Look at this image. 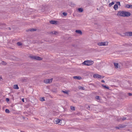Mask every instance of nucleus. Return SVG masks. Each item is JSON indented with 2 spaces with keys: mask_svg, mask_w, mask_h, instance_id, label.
<instances>
[{
  "mask_svg": "<svg viewBox=\"0 0 132 132\" xmlns=\"http://www.w3.org/2000/svg\"><path fill=\"white\" fill-rule=\"evenodd\" d=\"M93 63L94 62L93 61L87 60L85 61L82 63V64L87 66H89L92 65Z\"/></svg>",
  "mask_w": 132,
  "mask_h": 132,
  "instance_id": "obj_1",
  "label": "nucleus"
},
{
  "mask_svg": "<svg viewBox=\"0 0 132 132\" xmlns=\"http://www.w3.org/2000/svg\"><path fill=\"white\" fill-rule=\"evenodd\" d=\"M97 45L100 46H106L108 45V42H104L98 43H97Z\"/></svg>",
  "mask_w": 132,
  "mask_h": 132,
  "instance_id": "obj_2",
  "label": "nucleus"
},
{
  "mask_svg": "<svg viewBox=\"0 0 132 132\" xmlns=\"http://www.w3.org/2000/svg\"><path fill=\"white\" fill-rule=\"evenodd\" d=\"M125 13L124 11H119L117 14V15L118 16L125 17Z\"/></svg>",
  "mask_w": 132,
  "mask_h": 132,
  "instance_id": "obj_3",
  "label": "nucleus"
},
{
  "mask_svg": "<svg viewBox=\"0 0 132 132\" xmlns=\"http://www.w3.org/2000/svg\"><path fill=\"white\" fill-rule=\"evenodd\" d=\"M52 79H46L44 80V82L46 84L50 83L52 82Z\"/></svg>",
  "mask_w": 132,
  "mask_h": 132,
  "instance_id": "obj_4",
  "label": "nucleus"
},
{
  "mask_svg": "<svg viewBox=\"0 0 132 132\" xmlns=\"http://www.w3.org/2000/svg\"><path fill=\"white\" fill-rule=\"evenodd\" d=\"M93 77L94 78H101L102 76L98 74H94L93 75Z\"/></svg>",
  "mask_w": 132,
  "mask_h": 132,
  "instance_id": "obj_5",
  "label": "nucleus"
},
{
  "mask_svg": "<svg viewBox=\"0 0 132 132\" xmlns=\"http://www.w3.org/2000/svg\"><path fill=\"white\" fill-rule=\"evenodd\" d=\"M124 34L126 36H132V32H127L124 33Z\"/></svg>",
  "mask_w": 132,
  "mask_h": 132,
  "instance_id": "obj_6",
  "label": "nucleus"
},
{
  "mask_svg": "<svg viewBox=\"0 0 132 132\" xmlns=\"http://www.w3.org/2000/svg\"><path fill=\"white\" fill-rule=\"evenodd\" d=\"M62 121V120L59 119H57L55 120V121L56 122V123H59V125H61V123H60Z\"/></svg>",
  "mask_w": 132,
  "mask_h": 132,
  "instance_id": "obj_7",
  "label": "nucleus"
},
{
  "mask_svg": "<svg viewBox=\"0 0 132 132\" xmlns=\"http://www.w3.org/2000/svg\"><path fill=\"white\" fill-rule=\"evenodd\" d=\"M125 17L129 16L130 15V13L129 12L125 11Z\"/></svg>",
  "mask_w": 132,
  "mask_h": 132,
  "instance_id": "obj_8",
  "label": "nucleus"
},
{
  "mask_svg": "<svg viewBox=\"0 0 132 132\" xmlns=\"http://www.w3.org/2000/svg\"><path fill=\"white\" fill-rule=\"evenodd\" d=\"M73 78L74 79L78 80H80L82 79V78L80 76H74Z\"/></svg>",
  "mask_w": 132,
  "mask_h": 132,
  "instance_id": "obj_9",
  "label": "nucleus"
},
{
  "mask_svg": "<svg viewBox=\"0 0 132 132\" xmlns=\"http://www.w3.org/2000/svg\"><path fill=\"white\" fill-rule=\"evenodd\" d=\"M126 117H123V118H118L117 119V120L118 121H120V120H121V119H122V120H126Z\"/></svg>",
  "mask_w": 132,
  "mask_h": 132,
  "instance_id": "obj_10",
  "label": "nucleus"
},
{
  "mask_svg": "<svg viewBox=\"0 0 132 132\" xmlns=\"http://www.w3.org/2000/svg\"><path fill=\"white\" fill-rule=\"evenodd\" d=\"M50 23L52 24H56V21L51 20L50 21Z\"/></svg>",
  "mask_w": 132,
  "mask_h": 132,
  "instance_id": "obj_11",
  "label": "nucleus"
},
{
  "mask_svg": "<svg viewBox=\"0 0 132 132\" xmlns=\"http://www.w3.org/2000/svg\"><path fill=\"white\" fill-rule=\"evenodd\" d=\"M42 59V58L40 57L35 56V60H41Z\"/></svg>",
  "mask_w": 132,
  "mask_h": 132,
  "instance_id": "obj_12",
  "label": "nucleus"
},
{
  "mask_svg": "<svg viewBox=\"0 0 132 132\" xmlns=\"http://www.w3.org/2000/svg\"><path fill=\"white\" fill-rule=\"evenodd\" d=\"M75 32L76 33L80 35H81L82 34V31L80 30H76Z\"/></svg>",
  "mask_w": 132,
  "mask_h": 132,
  "instance_id": "obj_13",
  "label": "nucleus"
},
{
  "mask_svg": "<svg viewBox=\"0 0 132 132\" xmlns=\"http://www.w3.org/2000/svg\"><path fill=\"white\" fill-rule=\"evenodd\" d=\"M113 8L115 10H117L118 8V5L116 4H115Z\"/></svg>",
  "mask_w": 132,
  "mask_h": 132,
  "instance_id": "obj_14",
  "label": "nucleus"
},
{
  "mask_svg": "<svg viewBox=\"0 0 132 132\" xmlns=\"http://www.w3.org/2000/svg\"><path fill=\"white\" fill-rule=\"evenodd\" d=\"M50 34H53L56 35L58 34V32L57 31H53L51 32Z\"/></svg>",
  "mask_w": 132,
  "mask_h": 132,
  "instance_id": "obj_15",
  "label": "nucleus"
},
{
  "mask_svg": "<svg viewBox=\"0 0 132 132\" xmlns=\"http://www.w3.org/2000/svg\"><path fill=\"white\" fill-rule=\"evenodd\" d=\"M132 6V5H129L128 4L127 5H125V7L126 8H129L130 7H131Z\"/></svg>",
  "mask_w": 132,
  "mask_h": 132,
  "instance_id": "obj_16",
  "label": "nucleus"
},
{
  "mask_svg": "<svg viewBox=\"0 0 132 132\" xmlns=\"http://www.w3.org/2000/svg\"><path fill=\"white\" fill-rule=\"evenodd\" d=\"M14 88L16 89H18L19 88L18 87V86L17 85H14Z\"/></svg>",
  "mask_w": 132,
  "mask_h": 132,
  "instance_id": "obj_17",
  "label": "nucleus"
},
{
  "mask_svg": "<svg viewBox=\"0 0 132 132\" xmlns=\"http://www.w3.org/2000/svg\"><path fill=\"white\" fill-rule=\"evenodd\" d=\"M78 11L80 12H82L83 11V9L81 8H79L78 9Z\"/></svg>",
  "mask_w": 132,
  "mask_h": 132,
  "instance_id": "obj_18",
  "label": "nucleus"
},
{
  "mask_svg": "<svg viewBox=\"0 0 132 132\" xmlns=\"http://www.w3.org/2000/svg\"><path fill=\"white\" fill-rule=\"evenodd\" d=\"M30 57L32 60H35V56H30Z\"/></svg>",
  "mask_w": 132,
  "mask_h": 132,
  "instance_id": "obj_19",
  "label": "nucleus"
},
{
  "mask_svg": "<svg viewBox=\"0 0 132 132\" xmlns=\"http://www.w3.org/2000/svg\"><path fill=\"white\" fill-rule=\"evenodd\" d=\"M62 92H63L64 94H69V92H68L66 91H64V90H62Z\"/></svg>",
  "mask_w": 132,
  "mask_h": 132,
  "instance_id": "obj_20",
  "label": "nucleus"
},
{
  "mask_svg": "<svg viewBox=\"0 0 132 132\" xmlns=\"http://www.w3.org/2000/svg\"><path fill=\"white\" fill-rule=\"evenodd\" d=\"M36 29H33V28L30 29H29L28 30V31H36Z\"/></svg>",
  "mask_w": 132,
  "mask_h": 132,
  "instance_id": "obj_21",
  "label": "nucleus"
},
{
  "mask_svg": "<svg viewBox=\"0 0 132 132\" xmlns=\"http://www.w3.org/2000/svg\"><path fill=\"white\" fill-rule=\"evenodd\" d=\"M78 88L80 89H82L83 90L85 89L84 87L80 86L78 87Z\"/></svg>",
  "mask_w": 132,
  "mask_h": 132,
  "instance_id": "obj_22",
  "label": "nucleus"
},
{
  "mask_svg": "<svg viewBox=\"0 0 132 132\" xmlns=\"http://www.w3.org/2000/svg\"><path fill=\"white\" fill-rule=\"evenodd\" d=\"M114 4V3L113 2H112L111 3H110L109 4V6L110 7L112 6V5H113Z\"/></svg>",
  "mask_w": 132,
  "mask_h": 132,
  "instance_id": "obj_23",
  "label": "nucleus"
},
{
  "mask_svg": "<svg viewBox=\"0 0 132 132\" xmlns=\"http://www.w3.org/2000/svg\"><path fill=\"white\" fill-rule=\"evenodd\" d=\"M114 65L115 67L116 68H118V64L117 63H114Z\"/></svg>",
  "mask_w": 132,
  "mask_h": 132,
  "instance_id": "obj_24",
  "label": "nucleus"
},
{
  "mask_svg": "<svg viewBox=\"0 0 132 132\" xmlns=\"http://www.w3.org/2000/svg\"><path fill=\"white\" fill-rule=\"evenodd\" d=\"M5 112L6 113H10V111L9 110L7 109H6L5 110Z\"/></svg>",
  "mask_w": 132,
  "mask_h": 132,
  "instance_id": "obj_25",
  "label": "nucleus"
},
{
  "mask_svg": "<svg viewBox=\"0 0 132 132\" xmlns=\"http://www.w3.org/2000/svg\"><path fill=\"white\" fill-rule=\"evenodd\" d=\"M102 86L104 87L105 88H106L109 89V87H108L106 85H102Z\"/></svg>",
  "mask_w": 132,
  "mask_h": 132,
  "instance_id": "obj_26",
  "label": "nucleus"
},
{
  "mask_svg": "<svg viewBox=\"0 0 132 132\" xmlns=\"http://www.w3.org/2000/svg\"><path fill=\"white\" fill-rule=\"evenodd\" d=\"M70 108L71 110H75V107L71 106L70 107Z\"/></svg>",
  "mask_w": 132,
  "mask_h": 132,
  "instance_id": "obj_27",
  "label": "nucleus"
},
{
  "mask_svg": "<svg viewBox=\"0 0 132 132\" xmlns=\"http://www.w3.org/2000/svg\"><path fill=\"white\" fill-rule=\"evenodd\" d=\"M95 98L97 100H100V97L99 96H96L95 97Z\"/></svg>",
  "mask_w": 132,
  "mask_h": 132,
  "instance_id": "obj_28",
  "label": "nucleus"
},
{
  "mask_svg": "<svg viewBox=\"0 0 132 132\" xmlns=\"http://www.w3.org/2000/svg\"><path fill=\"white\" fill-rule=\"evenodd\" d=\"M17 44L18 46H21V45H22V44L21 43H20V42H18L17 43Z\"/></svg>",
  "mask_w": 132,
  "mask_h": 132,
  "instance_id": "obj_29",
  "label": "nucleus"
},
{
  "mask_svg": "<svg viewBox=\"0 0 132 132\" xmlns=\"http://www.w3.org/2000/svg\"><path fill=\"white\" fill-rule=\"evenodd\" d=\"M119 126L120 128H123L125 127V126H122L121 125H119Z\"/></svg>",
  "mask_w": 132,
  "mask_h": 132,
  "instance_id": "obj_30",
  "label": "nucleus"
},
{
  "mask_svg": "<svg viewBox=\"0 0 132 132\" xmlns=\"http://www.w3.org/2000/svg\"><path fill=\"white\" fill-rule=\"evenodd\" d=\"M1 63L2 64H3V65H6V63L4 62V61H3Z\"/></svg>",
  "mask_w": 132,
  "mask_h": 132,
  "instance_id": "obj_31",
  "label": "nucleus"
},
{
  "mask_svg": "<svg viewBox=\"0 0 132 132\" xmlns=\"http://www.w3.org/2000/svg\"><path fill=\"white\" fill-rule=\"evenodd\" d=\"M41 100L42 101H45V99H44V97H42V98Z\"/></svg>",
  "mask_w": 132,
  "mask_h": 132,
  "instance_id": "obj_32",
  "label": "nucleus"
},
{
  "mask_svg": "<svg viewBox=\"0 0 132 132\" xmlns=\"http://www.w3.org/2000/svg\"><path fill=\"white\" fill-rule=\"evenodd\" d=\"M63 15H64L65 16L67 15V13H66L63 12Z\"/></svg>",
  "mask_w": 132,
  "mask_h": 132,
  "instance_id": "obj_33",
  "label": "nucleus"
},
{
  "mask_svg": "<svg viewBox=\"0 0 132 132\" xmlns=\"http://www.w3.org/2000/svg\"><path fill=\"white\" fill-rule=\"evenodd\" d=\"M9 98H6V100L7 102H8L9 101Z\"/></svg>",
  "mask_w": 132,
  "mask_h": 132,
  "instance_id": "obj_34",
  "label": "nucleus"
},
{
  "mask_svg": "<svg viewBox=\"0 0 132 132\" xmlns=\"http://www.w3.org/2000/svg\"><path fill=\"white\" fill-rule=\"evenodd\" d=\"M117 5H120V2H117Z\"/></svg>",
  "mask_w": 132,
  "mask_h": 132,
  "instance_id": "obj_35",
  "label": "nucleus"
},
{
  "mask_svg": "<svg viewBox=\"0 0 132 132\" xmlns=\"http://www.w3.org/2000/svg\"><path fill=\"white\" fill-rule=\"evenodd\" d=\"M128 95H129V96H131V95H132V94L131 93H128Z\"/></svg>",
  "mask_w": 132,
  "mask_h": 132,
  "instance_id": "obj_36",
  "label": "nucleus"
},
{
  "mask_svg": "<svg viewBox=\"0 0 132 132\" xmlns=\"http://www.w3.org/2000/svg\"><path fill=\"white\" fill-rule=\"evenodd\" d=\"M116 128L117 129H119L120 128L119 127H119H116Z\"/></svg>",
  "mask_w": 132,
  "mask_h": 132,
  "instance_id": "obj_37",
  "label": "nucleus"
},
{
  "mask_svg": "<svg viewBox=\"0 0 132 132\" xmlns=\"http://www.w3.org/2000/svg\"><path fill=\"white\" fill-rule=\"evenodd\" d=\"M47 42H50V43H51L52 42V41L51 40H49L48 41H47Z\"/></svg>",
  "mask_w": 132,
  "mask_h": 132,
  "instance_id": "obj_38",
  "label": "nucleus"
},
{
  "mask_svg": "<svg viewBox=\"0 0 132 132\" xmlns=\"http://www.w3.org/2000/svg\"><path fill=\"white\" fill-rule=\"evenodd\" d=\"M121 36H126L124 34V33L123 34V35H121Z\"/></svg>",
  "mask_w": 132,
  "mask_h": 132,
  "instance_id": "obj_39",
  "label": "nucleus"
},
{
  "mask_svg": "<svg viewBox=\"0 0 132 132\" xmlns=\"http://www.w3.org/2000/svg\"><path fill=\"white\" fill-rule=\"evenodd\" d=\"M22 101L23 102H24V98H22Z\"/></svg>",
  "mask_w": 132,
  "mask_h": 132,
  "instance_id": "obj_40",
  "label": "nucleus"
},
{
  "mask_svg": "<svg viewBox=\"0 0 132 132\" xmlns=\"http://www.w3.org/2000/svg\"><path fill=\"white\" fill-rule=\"evenodd\" d=\"M127 45L128 46H130L131 45V44H127Z\"/></svg>",
  "mask_w": 132,
  "mask_h": 132,
  "instance_id": "obj_41",
  "label": "nucleus"
},
{
  "mask_svg": "<svg viewBox=\"0 0 132 132\" xmlns=\"http://www.w3.org/2000/svg\"><path fill=\"white\" fill-rule=\"evenodd\" d=\"M90 108V106H88V107L87 108V109L88 110Z\"/></svg>",
  "mask_w": 132,
  "mask_h": 132,
  "instance_id": "obj_42",
  "label": "nucleus"
},
{
  "mask_svg": "<svg viewBox=\"0 0 132 132\" xmlns=\"http://www.w3.org/2000/svg\"><path fill=\"white\" fill-rule=\"evenodd\" d=\"M101 82H105L104 80H102Z\"/></svg>",
  "mask_w": 132,
  "mask_h": 132,
  "instance_id": "obj_43",
  "label": "nucleus"
},
{
  "mask_svg": "<svg viewBox=\"0 0 132 132\" xmlns=\"http://www.w3.org/2000/svg\"><path fill=\"white\" fill-rule=\"evenodd\" d=\"M1 79H2V77H1V76H0V80Z\"/></svg>",
  "mask_w": 132,
  "mask_h": 132,
  "instance_id": "obj_44",
  "label": "nucleus"
},
{
  "mask_svg": "<svg viewBox=\"0 0 132 132\" xmlns=\"http://www.w3.org/2000/svg\"><path fill=\"white\" fill-rule=\"evenodd\" d=\"M9 28V29L10 30H11V29H10V28Z\"/></svg>",
  "mask_w": 132,
  "mask_h": 132,
  "instance_id": "obj_45",
  "label": "nucleus"
},
{
  "mask_svg": "<svg viewBox=\"0 0 132 132\" xmlns=\"http://www.w3.org/2000/svg\"><path fill=\"white\" fill-rule=\"evenodd\" d=\"M21 132H24V131H21Z\"/></svg>",
  "mask_w": 132,
  "mask_h": 132,
  "instance_id": "obj_46",
  "label": "nucleus"
},
{
  "mask_svg": "<svg viewBox=\"0 0 132 132\" xmlns=\"http://www.w3.org/2000/svg\"><path fill=\"white\" fill-rule=\"evenodd\" d=\"M104 77H102V78H104Z\"/></svg>",
  "mask_w": 132,
  "mask_h": 132,
  "instance_id": "obj_47",
  "label": "nucleus"
}]
</instances>
